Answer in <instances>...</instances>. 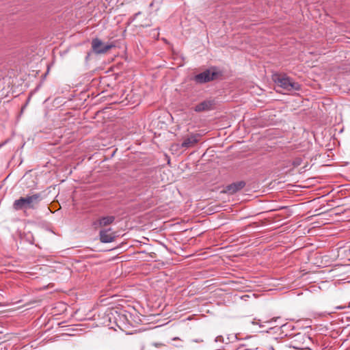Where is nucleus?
Returning <instances> with one entry per match:
<instances>
[{"label": "nucleus", "mask_w": 350, "mask_h": 350, "mask_svg": "<svg viewBox=\"0 0 350 350\" xmlns=\"http://www.w3.org/2000/svg\"><path fill=\"white\" fill-rule=\"evenodd\" d=\"M42 200V196L40 193H33L32 195H27L24 197H20L15 200L12 204L14 211H24L29 209H36L40 202Z\"/></svg>", "instance_id": "f257e3e1"}, {"label": "nucleus", "mask_w": 350, "mask_h": 350, "mask_svg": "<svg viewBox=\"0 0 350 350\" xmlns=\"http://www.w3.org/2000/svg\"><path fill=\"white\" fill-rule=\"evenodd\" d=\"M272 79L277 85L287 91L299 90L301 89L300 84L293 81V80L286 75L274 74Z\"/></svg>", "instance_id": "f03ea898"}, {"label": "nucleus", "mask_w": 350, "mask_h": 350, "mask_svg": "<svg viewBox=\"0 0 350 350\" xmlns=\"http://www.w3.org/2000/svg\"><path fill=\"white\" fill-rule=\"evenodd\" d=\"M222 72L215 68H211L199 73L194 77V81L198 83H205L220 78Z\"/></svg>", "instance_id": "7ed1b4c3"}, {"label": "nucleus", "mask_w": 350, "mask_h": 350, "mask_svg": "<svg viewBox=\"0 0 350 350\" xmlns=\"http://www.w3.org/2000/svg\"><path fill=\"white\" fill-rule=\"evenodd\" d=\"M92 51L96 54H105L108 51L115 47L113 43H104L98 38L92 39Z\"/></svg>", "instance_id": "20e7f679"}, {"label": "nucleus", "mask_w": 350, "mask_h": 350, "mask_svg": "<svg viewBox=\"0 0 350 350\" xmlns=\"http://www.w3.org/2000/svg\"><path fill=\"white\" fill-rule=\"evenodd\" d=\"M258 338L256 336H250L241 341L238 345L235 346L234 348L237 350L241 348H245L244 350H257L259 348L258 346Z\"/></svg>", "instance_id": "39448f33"}, {"label": "nucleus", "mask_w": 350, "mask_h": 350, "mask_svg": "<svg viewBox=\"0 0 350 350\" xmlns=\"http://www.w3.org/2000/svg\"><path fill=\"white\" fill-rule=\"evenodd\" d=\"M201 135L200 134L192 133L184 137L180 145L181 148H189L193 147L200 140Z\"/></svg>", "instance_id": "423d86ee"}, {"label": "nucleus", "mask_w": 350, "mask_h": 350, "mask_svg": "<svg viewBox=\"0 0 350 350\" xmlns=\"http://www.w3.org/2000/svg\"><path fill=\"white\" fill-rule=\"evenodd\" d=\"M100 241L102 243H111L114 241L116 236L115 232L111 231V228L101 230L99 232Z\"/></svg>", "instance_id": "0eeeda50"}, {"label": "nucleus", "mask_w": 350, "mask_h": 350, "mask_svg": "<svg viewBox=\"0 0 350 350\" xmlns=\"http://www.w3.org/2000/svg\"><path fill=\"white\" fill-rule=\"evenodd\" d=\"M245 186V183L243 180L235 182L226 186V192L230 194H234L242 189Z\"/></svg>", "instance_id": "6e6552de"}, {"label": "nucleus", "mask_w": 350, "mask_h": 350, "mask_svg": "<svg viewBox=\"0 0 350 350\" xmlns=\"http://www.w3.org/2000/svg\"><path fill=\"white\" fill-rule=\"evenodd\" d=\"M115 220L114 216H105L98 219L94 222V226H98L99 227H104L111 224Z\"/></svg>", "instance_id": "1a4fd4ad"}, {"label": "nucleus", "mask_w": 350, "mask_h": 350, "mask_svg": "<svg viewBox=\"0 0 350 350\" xmlns=\"http://www.w3.org/2000/svg\"><path fill=\"white\" fill-rule=\"evenodd\" d=\"M214 103L213 100H204L196 105L194 109L197 112L208 111L211 109Z\"/></svg>", "instance_id": "9d476101"}, {"label": "nucleus", "mask_w": 350, "mask_h": 350, "mask_svg": "<svg viewBox=\"0 0 350 350\" xmlns=\"http://www.w3.org/2000/svg\"><path fill=\"white\" fill-rule=\"evenodd\" d=\"M301 340H303V344L301 346H297V345H291L290 347H293L295 350H312V349L307 346L304 345L305 343H308L312 342V339L310 337L306 335H302L301 336Z\"/></svg>", "instance_id": "9b49d317"}, {"label": "nucleus", "mask_w": 350, "mask_h": 350, "mask_svg": "<svg viewBox=\"0 0 350 350\" xmlns=\"http://www.w3.org/2000/svg\"><path fill=\"white\" fill-rule=\"evenodd\" d=\"M301 163H302V159L300 157H297V158L294 159L293 161V163H292L293 167H295L299 166Z\"/></svg>", "instance_id": "f8f14e48"}, {"label": "nucleus", "mask_w": 350, "mask_h": 350, "mask_svg": "<svg viewBox=\"0 0 350 350\" xmlns=\"http://www.w3.org/2000/svg\"><path fill=\"white\" fill-rule=\"evenodd\" d=\"M252 323L253 325H258L260 327H264V325L260 323V320H259V319L257 320V319H254L252 321Z\"/></svg>", "instance_id": "ddd939ff"}, {"label": "nucleus", "mask_w": 350, "mask_h": 350, "mask_svg": "<svg viewBox=\"0 0 350 350\" xmlns=\"http://www.w3.org/2000/svg\"><path fill=\"white\" fill-rule=\"evenodd\" d=\"M153 345L156 348H159V347H161L163 346L162 344H159V343H154Z\"/></svg>", "instance_id": "4468645a"}, {"label": "nucleus", "mask_w": 350, "mask_h": 350, "mask_svg": "<svg viewBox=\"0 0 350 350\" xmlns=\"http://www.w3.org/2000/svg\"><path fill=\"white\" fill-rule=\"evenodd\" d=\"M279 319V317H276V318H272L270 321H265V323H270V322H272V321H276V320Z\"/></svg>", "instance_id": "2eb2a0df"}, {"label": "nucleus", "mask_w": 350, "mask_h": 350, "mask_svg": "<svg viewBox=\"0 0 350 350\" xmlns=\"http://www.w3.org/2000/svg\"><path fill=\"white\" fill-rule=\"evenodd\" d=\"M141 14V12H139L136 13V14H135V17H136L137 16H138V15H139V14Z\"/></svg>", "instance_id": "dca6fc26"}, {"label": "nucleus", "mask_w": 350, "mask_h": 350, "mask_svg": "<svg viewBox=\"0 0 350 350\" xmlns=\"http://www.w3.org/2000/svg\"><path fill=\"white\" fill-rule=\"evenodd\" d=\"M269 348H270L271 350H274V347L273 346H271Z\"/></svg>", "instance_id": "f3484780"}, {"label": "nucleus", "mask_w": 350, "mask_h": 350, "mask_svg": "<svg viewBox=\"0 0 350 350\" xmlns=\"http://www.w3.org/2000/svg\"><path fill=\"white\" fill-rule=\"evenodd\" d=\"M336 308H337V309H342V308H343V307L338 306Z\"/></svg>", "instance_id": "a211bd4d"}, {"label": "nucleus", "mask_w": 350, "mask_h": 350, "mask_svg": "<svg viewBox=\"0 0 350 350\" xmlns=\"http://www.w3.org/2000/svg\"><path fill=\"white\" fill-rule=\"evenodd\" d=\"M273 341H274V342H278V341H277V339H276V338H274V339H273Z\"/></svg>", "instance_id": "6ab92c4d"}, {"label": "nucleus", "mask_w": 350, "mask_h": 350, "mask_svg": "<svg viewBox=\"0 0 350 350\" xmlns=\"http://www.w3.org/2000/svg\"><path fill=\"white\" fill-rule=\"evenodd\" d=\"M2 146V144H0V147Z\"/></svg>", "instance_id": "aec40b11"}]
</instances>
